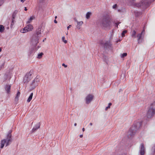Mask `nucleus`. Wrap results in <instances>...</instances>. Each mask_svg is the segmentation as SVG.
<instances>
[{"label": "nucleus", "mask_w": 155, "mask_h": 155, "mask_svg": "<svg viewBox=\"0 0 155 155\" xmlns=\"http://www.w3.org/2000/svg\"><path fill=\"white\" fill-rule=\"evenodd\" d=\"M27 8L26 7H25V10L26 11H27Z\"/></svg>", "instance_id": "nucleus-42"}, {"label": "nucleus", "mask_w": 155, "mask_h": 155, "mask_svg": "<svg viewBox=\"0 0 155 155\" xmlns=\"http://www.w3.org/2000/svg\"><path fill=\"white\" fill-rule=\"evenodd\" d=\"M32 72L30 71L25 74L23 80L24 84H27L32 78Z\"/></svg>", "instance_id": "nucleus-9"}, {"label": "nucleus", "mask_w": 155, "mask_h": 155, "mask_svg": "<svg viewBox=\"0 0 155 155\" xmlns=\"http://www.w3.org/2000/svg\"><path fill=\"white\" fill-rule=\"evenodd\" d=\"M91 12H87L86 14V18L87 19H89L90 17V16L91 15Z\"/></svg>", "instance_id": "nucleus-23"}, {"label": "nucleus", "mask_w": 155, "mask_h": 155, "mask_svg": "<svg viewBox=\"0 0 155 155\" xmlns=\"http://www.w3.org/2000/svg\"><path fill=\"white\" fill-rule=\"evenodd\" d=\"M2 50V48H0V52Z\"/></svg>", "instance_id": "nucleus-46"}, {"label": "nucleus", "mask_w": 155, "mask_h": 155, "mask_svg": "<svg viewBox=\"0 0 155 155\" xmlns=\"http://www.w3.org/2000/svg\"><path fill=\"white\" fill-rule=\"evenodd\" d=\"M154 0H142L140 3L136 4L135 6L138 7L145 8L148 6L149 4Z\"/></svg>", "instance_id": "nucleus-7"}, {"label": "nucleus", "mask_w": 155, "mask_h": 155, "mask_svg": "<svg viewBox=\"0 0 155 155\" xmlns=\"http://www.w3.org/2000/svg\"><path fill=\"white\" fill-rule=\"evenodd\" d=\"M145 148L143 143L140 144V147L139 153L140 155H144L145 153Z\"/></svg>", "instance_id": "nucleus-11"}, {"label": "nucleus", "mask_w": 155, "mask_h": 155, "mask_svg": "<svg viewBox=\"0 0 155 155\" xmlns=\"http://www.w3.org/2000/svg\"><path fill=\"white\" fill-rule=\"evenodd\" d=\"M20 93L19 91H18L16 94L15 99V101L16 102L18 101V97L20 96Z\"/></svg>", "instance_id": "nucleus-17"}, {"label": "nucleus", "mask_w": 155, "mask_h": 155, "mask_svg": "<svg viewBox=\"0 0 155 155\" xmlns=\"http://www.w3.org/2000/svg\"><path fill=\"white\" fill-rule=\"evenodd\" d=\"M136 32L134 30L132 32L131 34V36L132 38H136Z\"/></svg>", "instance_id": "nucleus-19"}, {"label": "nucleus", "mask_w": 155, "mask_h": 155, "mask_svg": "<svg viewBox=\"0 0 155 155\" xmlns=\"http://www.w3.org/2000/svg\"><path fill=\"white\" fill-rule=\"evenodd\" d=\"M143 32L137 35V37L138 38L137 41L138 43H140V40L142 39Z\"/></svg>", "instance_id": "nucleus-15"}, {"label": "nucleus", "mask_w": 155, "mask_h": 155, "mask_svg": "<svg viewBox=\"0 0 155 155\" xmlns=\"http://www.w3.org/2000/svg\"><path fill=\"white\" fill-rule=\"evenodd\" d=\"M71 27V25H69L68 27H67V29L68 30L69 29V28H70Z\"/></svg>", "instance_id": "nucleus-37"}, {"label": "nucleus", "mask_w": 155, "mask_h": 155, "mask_svg": "<svg viewBox=\"0 0 155 155\" xmlns=\"http://www.w3.org/2000/svg\"><path fill=\"white\" fill-rule=\"evenodd\" d=\"M90 125H91V126H92V123H90Z\"/></svg>", "instance_id": "nucleus-45"}, {"label": "nucleus", "mask_w": 155, "mask_h": 155, "mask_svg": "<svg viewBox=\"0 0 155 155\" xmlns=\"http://www.w3.org/2000/svg\"><path fill=\"white\" fill-rule=\"evenodd\" d=\"M120 23V22L116 23H115V25H115V26H116L117 28H118V25Z\"/></svg>", "instance_id": "nucleus-35"}, {"label": "nucleus", "mask_w": 155, "mask_h": 155, "mask_svg": "<svg viewBox=\"0 0 155 155\" xmlns=\"http://www.w3.org/2000/svg\"><path fill=\"white\" fill-rule=\"evenodd\" d=\"M46 38H45L43 41L44 42V41H45L46 40Z\"/></svg>", "instance_id": "nucleus-44"}, {"label": "nucleus", "mask_w": 155, "mask_h": 155, "mask_svg": "<svg viewBox=\"0 0 155 155\" xmlns=\"http://www.w3.org/2000/svg\"><path fill=\"white\" fill-rule=\"evenodd\" d=\"M65 38L64 36H63L62 37V40L63 42L65 44H66L67 42V41L66 40H65Z\"/></svg>", "instance_id": "nucleus-28"}, {"label": "nucleus", "mask_w": 155, "mask_h": 155, "mask_svg": "<svg viewBox=\"0 0 155 155\" xmlns=\"http://www.w3.org/2000/svg\"><path fill=\"white\" fill-rule=\"evenodd\" d=\"M33 29V26L30 24L27 25L26 27L20 30V32L24 33L31 31Z\"/></svg>", "instance_id": "nucleus-10"}, {"label": "nucleus", "mask_w": 155, "mask_h": 155, "mask_svg": "<svg viewBox=\"0 0 155 155\" xmlns=\"http://www.w3.org/2000/svg\"><path fill=\"white\" fill-rule=\"evenodd\" d=\"M111 23L109 18L106 16L104 17L100 21V25L105 29H110Z\"/></svg>", "instance_id": "nucleus-3"}, {"label": "nucleus", "mask_w": 155, "mask_h": 155, "mask_svg": "<svg viewBox=\"0 0 155 155\" xmlns=\"http://www.w3.org/2000/svg\"><path fill=\"white\" fill-rule=\"evenodd\" d=\"M5 63H3L0 66V70L2 68H3L4 67Z\"/></svg>", "instance_id": "nucleus-31"}, {"label": "nucleus", "mask_w": 155, "mask_h": 155, "mask_svg": "<svg viewBox=\"0 0 155 155\" xmlns=\"http://www.w3.org/2000/svg\"><path fill=\"white\" fill-rule=\"evenodd\" d=\"M5 30L4 26L2 25H0V32L1 33L3 32Z\"/></svg>", "instance_id": "nucleus-21"}, {"label": "nucleus", "mask_w": 155, "mask_h": 155, "mask_svg": "<svg viewBox=\"0 0 155 155\" xmlns=\"http://www.w3.org/2000/svg\"><path fill=\"white\" fill-rule=\"evenodd\" d=\"M155 114V102L153 103L148 109L147 116L148 118H150Z\"/></svg>", "instance_id": "nucleus-4"}, {"label": "nucleus", "mask_w": 155, "mask_h": 155, "mask_svg": "<svg viewBox=\"0 0 155 155\" xmlns=\"http://www.w3.org/2000/svg\"><path fill=\"white\" fill-rule=\"evenodd\" d=\"M127 53H124L121 54V58H123L127 55Z\"/></svg>", "instance_id": "nucleus-29"}, {"label": "nucleus", "mask_w": 155, "mask_h": 155, "mask_svg": "<svg viewBox=\"0 0 155 155\" xmlns=\"http://www.w3.org/2000/svg\"><path fill=\"white\" fill-rule=\"evenodd\" d=\"M112 104L111 103H109L108 104V106L106 108H105V110H107V109L109 108H110V106H111Z\"/></svg>", "instance_id": "nucleus-30"}, {"label": "nucleus", "mask_w": 155, "mask_h": 155, "mask_svg": "<svg viewBox=\"0 0 155 155\" xmlns=\"http://www.w3.org/2000/svg\"><path fill=\"white\" fill-rule=\"evenodd\" d=\"M34 18V17L33 16H31L28 20L27 22L26 23L28 24L30 23L31 22V21L33 20Z\"/></svg>", "instance_id": "nucleus-24"}, {"label": "nucleus", "mask_w": 155, "mask_h": 155, "mask_svg": "<svg viewBox=\"0 0 155 155\" xmlns=\"http://www.w3.org/2000/svg\"><path fill=\"white\" fill-rule=\"evenodd\" d=\"M43 54H44L42 52H41L39 54H38V55L37 58L39 59L41 58Z\"/></svg>", "instance_id": "nucleus-25"}, {"label": "nucleus", "mask_w": 155, "mask_h": 155, "mask_svg": "<svg viewBox=\"0 0 155 155\" xmlns=\"http://www.w3.org/2000/svg\"><path fill=\"white\" fill-rule=\"evenodd\" d=\"M41 27L39 26L36 30V32L34 33L32 36L31 39V45L33 48L30 51V54L34 53L40 47V46H37V45L39 43V40L41 36Z\"/></svg>", "instance_id": "nucleus-1"}, {"label": "nucleus", "mask_w": 155, "mask_h": 155, "mask_svg": "<svg viewBox=\"0 0 155 155\" xmlns=\"http://www.w3.org/2000/svg\"><path fill=\"white\" fill-rule=\"evenodd\" d=\"M25 0H21V2H23Z\"/></svg>", "instance_id": "nucleus-41"}, {"label": "nucleus", "mask_w": 155, "mask_h": 155, "mask_svg": "<svg viewBox=\"0 0 155 155\" xmlns=\"http://www.w3.org/2000/svg\"><path fill=\"white\" fill-rule=\"evenodd\" d=\"M127 32V31L126 30L124 31L121 33V35L122 37H124L125 36V34Z\"/></svg>", "instance_id": "nucleus-27"}, {"label": "nucleus", "mask_w": 155, "mask_h": 155, "mask_svg": "<svg viewBox=\"0 0 155 155\" xmlns=\"http://www.w3.org/2000/svg\"><path fill=\"white\" fill-rule=\"evenodd\" d=\"M94 96L93 95L91 94H88L85 98L86 103V104H88L92 100Z\"/></svg>", "instance_id": "nucleus-12"}, {"label": "nucleus", "mask_w": 155, "mask_h": 155, "mask_svg": "<svg viewBox=\"0 0 155 155\" xmlns=\"http://www.w3.org/2000/svg\"><path fill=\"white\" fill-rule=\"evenodd\" d=\"M142 32H143V34L144 33V30H143L142 31Z\"/></svg>", "instance_id": "nucleus-47"}, {"label": "nucleus", "mask_w": 155, "mask_h": 155, "mask_svg": "<svg viewBox=\"0 0 155 155\" xmlns=\"http://www.w3.org/2000/svg\"><path fill=\"white\" fill-rule=\"evenodd\" d=\"M54 22L55 23H57V21H56V20H54Z\"/></svg>", "instance_id": "nucleus-38"}, {"label": "nucleus", "mask_w": 155, "mask_h": 155, "mask_svg": "<svg viewBox=\"0 0 155 155\" xmlns=\"http://www.w3.org/2000/svg\"><path fill=\"white\" fill-rule=\"evenodd\" d=\"M117 6V4H115L113 6V8H116Z\"/></svg>", "instance_id": "nucleus-34"}, {"label": "nucleus", "mask_w": 155, "mask_h": 155, "mask_svg": "<svg viewBox=\"0 0 155 155\" xmlns=\"http://www.w3.org/2000/svg\"><path fill=\"white\" fill-rule=\"evenodd\" d=\"M62 65L63 66H64L65 68H66V67H67V65H65V64H64V63H63V64H62Z\"/></svg>", "instance_id": "nucleus-36"}, {"label": "nucleus", "mask_w": 155, "mask_h": 155, "mask_svg": "<svg viewBox=\"0 0 155 155\" xmlns=\"http://www.w3.org/2000/svg\"><path fill=\"white\" fill-rule=\"evenodd\" d=\"M83 136V135L82 134H81V135H80V137H81V138H82Z\"/></svg>", "instance_id": "nucleus-39"}, {"label": "nucleus", "mask_w": 155, "mask_h": 155, "mask_svg": "<svg viewBox=\"0 0 155 155\" xmlns=\"http://www.w3.org/2000/svg\"><path fill=\"white\" fill-rule=\"evenodd\" d=\"M17 13L18 11L17 10H15L13 13L12 18H15Z\"/></svg>", "instance_id": "nucleus-20"}, {"label": "nucleus", "mask_w": 155, "mask_h": 155, "mask_svg": "<svg viewBox=\"0 0 155 155\" xmlns=\"http://www.w3.org/2000/svg\"><path fill=\"white\" fill-rule=\"evenodd\" d=\"M12 142V138L11 137V135L7 136L6 139L1 140L0 148L1 149L3 148L5 144V147L8 146Z\"/></svg>", "instance_id": "nucleus-5"}, {"label": "nucleus", "mask_w": 155, "mask_h": 155, "mask_svg": "<svg viewBox=\"0 0 155 155\" xmlns=\"http://www.w3.org/2000/svg\"><path fill=\"white\" fill-rule=\"evenodd\" d=\"M133 1H134V0H132Z\"/></svg>", "instance_id": "nucleus-49"}, {"label": "nucleus", "mask_w": 155, "mask_h": 155, "mask_svg": "<svg viewBox=\"0 0 155 155\" xmlns=\"http://www.w3.org/2000/svg\"><path fill=\"white\" fill-rule=\"evenodd\" d=\"M12 132V131L11 130H9L8 131V133L7 136L11 135V137H12V134H11Z\"/></svg>", "instance_id": "nucleus-33"}, {"label": "nucleus", "mask_w": 155, "mask_h": 155, "mask_svg": "<svg viewBox=\"0 0 155 155\" xmlns=\"http://www.w3.org/2000/svg\"><path fill=\"white\" fill-rule=\"evenodd\" d=\"M99 43L104 48L110 50L112 49V44L110 40H101L99 41Z\"/></svg>", "instance_id": "nucleus-6"}, {"label": "nucleus", "mask_w": 155, "mask_h": 155, "mask_svg": "<svg viewBox=\"0 0 155 155\" xmlns=\"http://www.w3.org/2000/svg\"><path fill=\"white\" fill-rule=\"evenodd\" d=\"M57 18V16H55V19H56Z\"/></svg>", "instance_id": "nucleus-48"}, {"label": "nucleus", "mask_w": 155, "mask_h": 155, "mask_svg": "<svg viewBox=\"0 0 155 155\" xmlns=\"http://www.w3.org/2000/svg\"><path fill=\"white\" fill-rule=\"evenodd\" d=\"M5 89L6 93L8 94L10 92L11 89V86L10 85H6L5 87Z\"/></svg>", "instance_id": "nucleus-14"}, {"label": "nucleus", "mask_w": 155, "mask_h": 155, "mask_svg": "<svg viewBox=\"0 0 155 155\" xmlns=\"http://www.w3.org/2000/svg\"><path fill=\"white\" fill-rule=\"evenodd\" d=\"M151 151L152 152V153L153 154L155 153V144H154L152 147L151 149Z\"/></svg>", "instance_id": "nucleus-22"}, {"label": "nucleus", "mask_w": 155, "mask_h": 155, "mask_svg": "<svg viewBox=\"0 0 155 155\" xmlns=\"http://www.w3.org/2000/svg\"><path fill=\"white\" fill-rule=\"evenodd\" d=\"M15 22V18H12V22L11 23V26H12L14 24V23Z\"/></svg>", "instance_id": "nucleus-26"}, {"label": "nucleus", "mask_w": 155, "mask_h": 155, "mask_svg": "<svg viewBox=\"0 0 155 155\" xmlns=\"http://www.w3.org/2000/svg\"><path fill=\"white\" fill-rule=\"evenodd\" d=\"M82 131H83V132L84 131V130H85V129H84V128H82Z\"/></svg>", "instance_id": "nucleus-40"}, {"label": "nucleus", "mask_w": 155, "mask_h": 155, "mask_svg": "<svg viewBox=\"0 0 155 155\" xmlns=\"http://www.w3.org/2000/svg\"><path fill=\"white\" fill-rule=\"evenodd\" d=\"M40 123L37 124L33 128L32 130H31V133H33L36 131L40 127Z\"/></svg>", "instance_id": "nucleus-13"}, {"label": "nucleus", "mask_w": 155, "mask_h": 155, "mask_svg": "<svg viewBox=\"0 0 155 155\" xmlns=\"http://www.w3.org/2000/svg\"><path fill=\"white\" fill-rule=\"evenodd\" d=\"M77 125V123H75L74 124V126H76Z\"/></svg>", "instance_id": "nucleus-43"}, {"label": "nucleus", "mask_w": 155, "mask_h": 155, "mask_svg": "<svg viewBox=\"0 0 155 155\" xmlns=\"http://www.w3.org/2000/svg\"><path fill=\"white\" fill-rule=\"evenodd\" d=\"M40 82L39 79L36 77L33 80L30 84L29 89L31 91L34 89L38 85Z\"/></svg>", "instance_id": "nucleus-8"}, {"label": "nucleus", "mask_w": 155, "mask_h": 155, "mask_svg": "<svg viewBox=\"0 0 155 155\" xmlns=\"http://www.w3.org/2000/svg\"><path fill=\"white\" fill-rule=\"evenodd\" d=\"M5 0H0V6L4 3Z\"/></svg>", "instance_id": "nucleus-32"}, {"label": "nucleus", "mask_w": 155, "mask_h": 155, "mask_svg": "<svg viewBox=\"0 0 155 155\" xmlns=\"http://www.w3.org/2000/svg\"><path fill=\"white\" fill-rule=\"evenodd\" d=\"M77 23V28L78 29H80L81 28V26L83 24V22L82 21H80L78 22L77 20H75Z\"/></svg>", "instance_id": "nucleus-16"}, {"label": "nucleus", "mask_w": 155, "mask_h": 155, "mask_svg": "<svg viewBox=\"0 0 155 155\" xmlns=\"http://www.w3.org/2000/svg\"><path fill=\"white\" fill-rule=\"evenodd\" d=\"M142 125V122L135 123L127 132V134L128 137H130L134 136L137 131L141 127Z\"/></svg>", "instance_id": "nucleus-2"}, {"label": "nucleus", "mask_w": 155, "mask_h": 155, "mask_svg": "<svg viewBox=\"0 0 155 155\" xmlns=\"http://www.w3.org/2000/svg\"><path fill=\"white\" fill-rule=\"evenodd\" d=\"M33 95V93H31L28 97V99L27 100V102H29L31 100Z\"/></svg>", "instance_id": "nucleus-18"}]
</instances>
